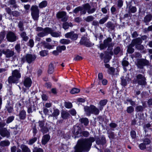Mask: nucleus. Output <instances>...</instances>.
Returning a JSON list of instances; mask_svg holds the SVG:
<instances>
[{
    "label": "nucleus",
    "instance_id": "41",
    "mask_svg": "<svg viewBox=\"0 0 152 152\" xmlns=\"http://www.w3.org/2000/svg\"><path fill=\"white\" fill-rule=\"evenodd\" d=\"M59 114V111L57 109H55L54 110L53 112L52 113L51 116L54 117H56Z\"/></svg>",
    "mask_w": 152,
    "mask_h": 152
},
{
    "label": "nucleus",
    "instance_id": "52",
    "mask_svg": "<svg viewBox=\"0 0 152 152\" xmlns=\"http://www.w3.org/2000/svg\"><path fill=\"white\" fill-rule=\"evenodd\" d=\"M14 119V117L13 116H11L8 117L6 120V123L7 124L11 122Z\"/></svg>",
    "mask_w": 152,
    "mask_h": 152
},
{
    "label": "nucleus",
    "instance_id": "59",
    "mask_svg": "<svg viewBox=\"0 0 152 152\" xmlns=\"http://www.w3.org/2000/svg\"><path fill=\"white\" fill-rule=\"evenodd\" d=\"M80 134L85 137H88L89 135V133L87 131H83L81 132Z\"/></svg>",
    "mask_w": 152,
    "mask_h": 152
},
{
    "label": "nucleus",
    "instance_id": "63",
    "mask_svg": "<svg viewBox=\"0 0 152 152\" xmlns=\"http://www.w3.org/2000/svg\"><path fill=\"white\" fill-rule=\"evenodd\" d=\"M15 49L18 53H19L21 49L20 44H16L15 46Z\"/></svg>",
    "mask_w": 152,
    "mask_h": 152
},
{
    "label": "nucleus",
    "instance_id": "9",
    "mask_svg": "<svg viewBox=\"0 0 152 152\" xmlns=\"http://www.w3.org/2000/svg\"><path fill=\"white\" fill-rule=\"evenodd\" d=\"M149 64V61L146 59H140L137 60L136 65L138 68L142 69L143 67Z\"/></svg>",
    "mask_w": 152,
    "mask_h": 152
},
{
    "label": "nucleus",
    "instance_id": "58",
    "mask_svg": "<svg viewBox=\"0 0 152 152\" xmlns=\"http://www.w3.org/2000/svg\"><path fill=\"white\" fill-rule=\"evenodd\" d=\"M121 51V50L120 48L119 47H117L114 49V53L115 55H117Z\"/></svg>",
    "mask_w": 152,
    "mask_h": 152
},
{
    "label": "nucleus",
    "instance_id": "20",
    "mask_svg": "<svg viewBox=\"0 0 152 152\" xmlns=\"http://www.w3.org/2000/svg\"><path fill=\"white\" fill-rule=\"evenodd\" d=\"M32 81L31 79L28 77L26 78L23 82L24 86L27 88L30 87L31 85Z\"/></svg>",
    "mask_w": 152,
    "mask_h": 152
},
{
    "label": "nucleus",
    "instance_id": "62",
    "mask_svg": "<svg viewBox=\"0 0 152 152\" xmlns=\"http://www.w3.org/2000/svg\"><path fill=\"white\" fill-rule=\"evenodd\" d=\"M107 102V100L106 99H104L100 101L99 104L100 106H103L106 104Z\"/></svg>",
    "mask_w": 152,
    "mask_h": 152
},
{
    "label": "nucleus",
    "instance_id": "56",
    "mask_svg": "<svg viewBox=\"0 0 152 152\" xmlns=\"http://www.w3.org/2000/svg\"><path fill=\"white\" fill-rule=\"evenodd\" d=\"M38 124L39 126L40 129L45 126V122L43 121H39L38 122Z\"/></svg>",
    "mask_w": 152,
    "mask_h": 152
},
{
    "label": "nucleus",
    "instance_id": "26",
    "mask_svg": "<svg viewBox=\"0 0 152 152\" xmlns=\"http://www.w3.org/2000/svg\"><path fill=\"white\" fill-rule=\"evenodd\" d=\"M10 142L8 140H6L2 141L0 142V146L3 147L8 146L10 145Z\"/></svg>",
    "mask_w": 152,
    "mask_h": 152
},
{
    "label": "nucleus",
    "instance_id": "64",
    "mask_svg": "<svg viewBox=\"0 0 152 152\" xmlns=\"http://www.w3.org/2000/svg\"><path fill=\"white\" fill-rule=\"evenodd\" d=\"M144 32L145 33H146L147 32L152 31V25L149 26L147 28H145L144 29Z\"/></svg>",
    "mask_w": 152,
    "mask_h": 152
},
{
    "label": "nucleus",
    "instance_id": "45",
    "mask_svg": "<svg viewBox=\"0 0 152 152\" xmlns=\"http://www.w3.org/2000/svg\"><path fill=\"white\" fill-rule=\"evenodd\" d=\"M60 42L63 44H68L70 42V41L68 39H62L60 40Z\"/></svg>",
    "mask_w": 152,
    "mask_h": 152
},
{
    "label": "nucleus",
    "instance_id": "39",
    "mask_svg": "<svg viewBox=\"0 0 152 152\" xmlns=\"http://www.w3.org/2000/svg\"><path fill=\"white\" fill-rule=\"evenodd\" d=\"M94 19V18L93 16L90 15L87 17L84 20L86 22H89L93 21Z\"/></svg>",
    "mask_w": 152,
    "mask_h": 152
},
{
    "label": "nucleus",
    "instance_id": "29",
    "mask_svg": "<svg viewBox=\"0 0 152 152\" xmlns=\"http://www.w3.org/2000/svg\"><path fill=\"white\" fill-rule=\"evenodd\" d=\"M105 25L106 27L110 30H113L115 28V25L110 21H108Z\"/></svg>",
    "mask_w": 152,
    "mask_h": 152
},
{
    "label": "nucleus",
    "instance_id": "43",
    "mask_svg": "<svg viewBox=\"0 0 152 152\" xmlns=\"http://www.w3.org/2000/svg\"><path fill=\"white\" fill-rule=\"evenodd\" d=\"M9 3L10 4L13 5V8H16L18 6L16 4V1L15 0H9Z\"/></svg>",
    "mask_w": 152,
    "mask_h": 152
},
{
    "label": "nucleus",
    "instance_id": "12",
    "mask_svg": "<svg viewBox=\"0 0 152 152\" xmlns=\"http://www.w3.org/2000/svg\"><path fill=\"white\" fill-rule=\"evenodd\" d=\"M65 37L67 38H70L72 40H76L78 37V34L75 33L73 31L67 33L65 34Z\"/></svg>",
    "mask_w": 152,
    "mask_h": 152
},
{
    "label": "nucleus",
    "instance_id": "18",
    "mask_svg": "<svg viewBox=\"0 0 152 152\" xmlns=\"http://www.w3.org/2000/svg\"><path fill=\"white\" fill-rule=\"evenodd\" d=\"M128 9V12L130 13H134L137 11V8L131 5H127L126 9Z\"/></svg>",
    "mask_w": 152,
    "mask_h": 152
},
{
    "label": "nucleus",
    "instance_id": "10",
    "mask_svg": "<svg viewBox=\"0 0 152 152\" xmlns=\"http://www.w3.org/2000/svg\"><path fill=\"white\" fill-rule=\"evenodd\" d=\"M6 38L7 40L10 42H13L16 41L17 37L15 34L11 31H9L7 34Z\"/></svg>",
    "mask_w": 152,
    "mask_h": 152
},
{
    "label": "nucleus",
    "instance_id": "51",
    "mask_svg": "<svg viewBox=\"0 0 152 152\" xmlns=\"http://www.w3.org/2000/svg\"><path fill=\"white\" fill-rule=\"evenodd\" d=\"M83 9V7L81 6L78 7L76 8L73 11V12L75 14L78 13L79 12L82 10Z\"/></svg>",
    "mask_w": 152,
    "mask_h": 152
},
{
    "label": "nucleus",
    "instance_id": "42",
    "mask_svg": "<svg viewBox=\"0 0 152 152\" xmlns=\"http://www.w3.org/2000/svg\"><path fill=\"white\" fill-rule=\"evenodd\" d=\"M47 5V2L46 1H44L41 2L39 4V7L40 8H42L46 7Z\"/></svg>",
    "mask_w": 152,
    "mask_h": 152
},
{
    "label": "nucleus",
    "instance_id": "47",
    "mask_svg": "<svg viewBox=\"0 0 152 152\" xmlns=\"http://www.w3.org/2000/svg\"><path fill=\"white\" fill-rule=\"evenodd\" d=\"M107 133L108 134V137L110 138L114 139L115 138V135L113 132L108 131Z\"/></svg>",
    "mask_w": 152,
    "mask_h": 152
},
{
    "label": "nucleus",
    "instance_id": "13",
    "mask_svg": "<svg viewBox=\"0 0 152 152\" xmlns=\"http://www.w3.org/2000/svg\"><path fill=\"white\" fill-rule=\"evenodd\" d=\"M80 43L81 45H83L87 47H91L92 45L91 42L86 37H83L80 41Z\"/></svg>",
    "mask_w": 152,
    "mask_h": 152
},
{
    "label": "nucleus",
    "instance_id": "57",
    "mask_svg": "<svg viewBox=\"0 0 152 152\" xmlns=\"http://www.w3.org/2000/svg\"><path fill=\"white\" fill-rule=\"evenodd\" d=\"M122 65L124 66H127L129 64V62L126 60H125V58H124L122 62Z\"/></svg>",
    "mask_w": 152,
    "mask_h": 152
},
{
    "label": "nucleus",
    "instance_id": "15",
    "mask_svg": "<svg viewBox=\"0 0 152 152\" xmlns=\"http://www.w3.org/2000/svg\"><path fill=\"white\" fill-rule=\"evenodd\" d=\"M82 7L83 9V8L89 14L94 13L96 10V9L94 8L91 9V6L88 3H86L83 5Z\"/></svg>",
    "mask_w": 152,
    "mask_h": 152
},
{
    "label": "nucleus",
    "instance_id": "30",
    "mask_svg": "<svg viewBox=\"0 0 152 152\" xmlns=\"http://www.w3.org/2000/svg\"><path fill=\"white\" fill-rule=\"evenodd\" d=\"M26 112L24 110H22L20 112L19 116L20 119L24 120L26 118Z\"/></svg>",
    "mask_w": 152,
    "mask_h": 152
},
{
    "label": "nucleus",
    "instance_id": "23",
    "mask_svg": "<svg viewBox=\"0 0 152 152\" xmlns=\"http://www.w3.org/2000/svg\"><path fill=\"white\" fill-rule=\"evenodd\" d=\"M50 138V137L48 134L44 135L42 139V142L43 145H45L49 141Z\"/></svg>",
    "mask_w": 152,
    "mask_h": 152
},
{
    "label": "nucleus",
    "instance_id": "19",
    "mask_svg": "<svg viewBox=\"0 0 152 152\" xmlns=\"http://www.w3.org/2000/svg\"><path fill=\"white\" fill-rule=\"evenodd\" d=\"M146 107V104L143 103L142 106L138 105L135 108V111L136 112H142Z\"/></svg>",
    "mask_w": 152,
    "mask_h": 152
},
{
    "label": "nucleus",
    "instance_id": "53",
    "mask_svg": "<svg viewBox=\"0 0 152 152\" xmlns=\"http://www.w3.org/2000/svg\"><path fill=\"white\" fill-rule=\"evenodd\" d=\"M11 15L14 17H18L20 15V12L16 11H12Z\"/></svg>",
    "mask_w": 152,
    "mask_h": 152
},
{
    "label": "nucleus",
    "instance_id": "25",
    "mask_svg": "<svg viewBox=\"0 0 152 152\" xmlns=\"http://www.w3.org/2000/svg\"><path fill=\"white\" fill-rule=\"evenodd\" d=\"M22 152H31V150L28 147L24 144H22L20 146Z\"/></svg>",
    "mask_w": 152,
    "mask_h": 152
},
{
    "label": "nucleus",
    "instance_id": "55",
    "mask_svg": "<svg viewBox=\"0 0 152 152\" xmlns=\"http://www.w3.org/2000/svg\"><path fill=\"white\" fill-rule=\"evenodd\" d=\"M40 55L42 56H45L48 54V51L46 50H43L39 53Z\"/></svg>",
    "mask_w": 152,
    "mask_h": 152
},
{
    "label": "nucleus",
    "instance_id": "2",
    "mask_svg": "<svg viewBox=\"0 0 152 152\" xmlns=\"http://www.w3.org/2000/svg\"><path fill=\"white\" fill-rule=\"evenodd\" d=\"M12 75L8 78L9 83H18L19 79L21 77V74L19 71L17 69L15 70L12 71Z\"/></svg>",
    "mask_w": 152,
    "mask_h": 152
},
{
    "label": "nucleus",
    "instance_id": "37",
    "mask_svg": "<svg viewBox=\"0 0 152 152\" xmlns=\"http://www.w3.org/2000/svg\"><path fill=\"white\" fill-rule=\"evenodd\" d=\"M109 16L106 15L105 17L101 19L99 22L100 24H103L108 19Z\"/></svg>",
    "mask_w": 152,
    "mask_h": 152
},
{
    "label": "nucleus",
    "instance_id": "50",
    "mask_svg": "<svg viewBox=\"0 0 152 152\" xmlns=\"http://www.w3.org/2000/svg\"><path fill=\"white\" fill-rule=\"evenodd\" d=\"M42 44H45L44 46L45 48L49 49H52L53 48V46L52 45L49 43L45 44V42H42Z\"/></svg>",
    "mask_w": 152,
    "mask_h": 152
},
{
    "label": "nucleus",
    "instance_id": "46",
    "mask_svg": "<svg viewBox=\"0 0 152 152\" xmlns=\"http://www.w3.org/2000/svg\"><path fill=\"white\" fill-rule=\"evenodd\" d=\"M37 140V138L36 137H34L33 138H32L31 139H30L28 142V144L29 145H32L33 143H34Z\"/></svg>",
    "mask_w": 152,
    "mask_h": 152
},
{
    "label": "nucleus",
    "instance_id": "5",
    "mask_svg": "<svg viewBox=\"0 0 152 152\" xmlns=\"http://www.w3.org/2000/svg\"><path fill=\"white\" fill-rule=\"evenodd\" d=\"M31 14L33 19L34 20H37L39 17V10L36 5H33L31 8Z\"/></svg>",
    "mask_w": 152,
    "mask_h": 152
},
{
    "label": "nucleus",
    "instance_id": "31",
    "mask_svg": "<svg viewBox=\"0 0 152 152\" xmlns=\"http://www.w3.org/2000/svg\"><path fill=\"white\" fill-rule=\"evenodd\" d=\"M61 117L64 119H66L70 115L69 113L66 111H63L61 113Z\"/></svg>",
    "mask_w": 152,
    "mask_h": 152
},
{
    "label": "nucleus",
    "instance_id": "17",
    "mask_svg": "<svg viewBox=\"0 0 152 152\" xmlns=\"http://www.w3.org/2000/svg\"><path fill=\"white\" fill-rule=\"evenodd\" d=\"M6 109L9 113H12L13 110V106L10 103L9 101H7V103L5 106Z\"/></svg>",
    "mask_w": 152,
    "mask_h": 152
},
{
    "label": "nucleus",
    "instance_id": "49",
    "mask_svg": "<svg viewBox=\"0 0 152 152\" xmlns=\"http://www.w3.org/2000/svg\"><path fill=\"white\" fill-rule=\"evenodd\" d=\"M43 150L41 148L37 147H34L33 149V152H43Z\"/></svg>",
    "mask_w": 152,
    "mask_h": 152
},
{
    "label": "nucleus",
    "instance_id": "35",
    "mask_svg": "<svg viewBox=\"0 0 152 152\" xmlns=\"http://www.w3.org/2000/svg\"><path fill=\"white\" fill-rule=\"evenodd\" d=\"M134 46H133V45L131 44H130L128 47L127 51L128 52L130 53H132L134 51V49L132 48V47Z\"/></svg>",
    "mask_w": 152,
    "mask_h": 152
},
{
    "label": "nucleus",
    "instance_id": "4",
    "mask_svg": "<svg viewBox=\"0 0 152 152\" xmlns=\"http://www.w3.org/2000/svg\"><path fill=\"white\" fill-rule=\"evenodd\" d=\"M36 31H39L37 34L39 37H43L49 34V32L51 31L50 28L46 27L44 28L41 27H38L36 28Z\"/></svg>",
    "mask_w": 152,
    "mask_h": 152
},
{
    "label": "nucleus",
    "instance_id": "21",
    "mask_svg": "<svg viewBox=\"0 0 152 152\" xmlns=\"http://www.w3.org/2000/svg\"><path fill=\"white\" fill-rule=\"evenodd\" d=\"M142 41L140 37H138L133 39L131 44L133 45V46L136 45L137 44H141Z\"/></svg>",
    "mask_w": 152,
    "mask_h": 152
},
{
    "label": "nucleus",
    "instance_id": "38",
    "mask_svg": "<svg viewBox=\"0 0 152 152\" xmlns=\"http://www.w3.org/2000/svg\"><path fill=\"white\" fill-rule=\"evenodd\" d=\"M39 131L41 132L43 134H45L49 131V129L45 125L43 127L40 129Z\"/></svg>",
    "mask_w": 152,
    "mask_h": 152
},
{
    "label": "nucleus",
    "instance_id": "1",
    "mask_svg": "<svg viewBox=\"0 0 152 152\" xmlns=\"http://www.w3.org/2000/svg\"><path fill=\"white\" fill-rule=\"evenodd\" d=\"M94 141L95 139L92 137L78 140L74 147V152H88L91 148L92 143Z\"/></svg>",
    "mask_w": 152,
    "mask_h": 152
},
{
    "label": "nucleus",
    "instance_id": "24",
    "mask_svg": "<svg viewBox=\"0 0 152 152\" xmlns=\"http://www.w3.org/2000/svg\"><path fill=\"white\" fill-rule=\"evenodd\" d=\"M73 134L75 135H77L81 133V128L77 126H75L73 127Z\"/></svg>",
    "mask_w": 152,
    "mask_h": 152
},
{
    "label": "nucleus",
    "instance_id": "8",
    "mask_svg": "<svg viewBox=\"0 0 152 152\" xmlns=\"http://www.w3.org/2000/svg\"><path fill=\"white\" fill-rule=\"evenodd\" d=\"M136 81L138 84L142 86H145L146 84V79L144 75L139 74L136 76Z\"/></svg>",
    "mask_w": 152,
    "mask_h": 152
},
{
    "label": "nucleus",
    "instance_id": "44",
    "mask_svg": "<svg viewBox=\"0 0 152 152\" xmlns=\"http://www.w3.org/2000/svg\"><path fill=\"white\" fill-rule=\"evenodd\" d=\"M54 72V67L53 64H50L49 66L48 72L49 74H52Z\"/></svg>",
    "mask_w": 152,
    "mask_h": 152
},
{
    "label": "nucleus",
    "instance_id": "28",
    "mask_svg": "<svg viewBox=\"0 0 152 152\" xmlns=\"http://www.w3.org/2000/svg\"><path fill=\"white\" fill-rule=\"evenodd\" d=\"M51 31L49 32V34H50L51 35L54 37H60L61 35V33L60 32H53L51 28H50Z\"/></svg>",
    "mask_w": 152,
    "mask_h": 152
},
{
    "label": "nucleus",
    "instance_id": "7",
    "mask_svg": "<svg viewBox=\"0 0 152 152\" xmlns=\"http://www.w3.org/2000/svg\"><path fill=\"white\" fill-rule=\"evenodd\" d=\"M112 39L111 38L108 37L104 39L103 43L101 44L100 45V48L101 50H103L106 48L107 47L109 48L113 46L112 43H111Z\"/></svg>",
    "mask_w": 152,
    "mask_h": 152
},
{
    "label": "nucleus",
    "instance_id": "16",
    "mask_svg": "<svg viewBox=\"0 0 152 152\" xmlns=\"http://www.w3.org/2000/svg\"><path fill=\"white\" fill-rule=\"evenodd\" d=\"M3 53L5 55L7 58H9L12 57L14 55V51L7 49L3 50Z\"/></svg>",
    "mask_w": 152,
    "mask_h": 152
},
{
    "label": "nucleus",
    "instance_id": "6",
    "mask_svg": "<svg viewBox=\"0 0 152 152\" xmlns=\"http://www.w3.org/2000/svg\"><path fill=\"white\" fill-rule=\"evenodd\" d=\"M36 58V56L31 54H28L23 56L21 59V61L23 63L26 61L28 64H30L34 61Z\"/></svg>",
    "mask_w": 152,
    "mask_h": 152
},
{
    "label": "nucleus",
    "instance_id": "33",
    "mask_svg": "<svg viewBox=\"0 0 152 152\" xmlns=\"http://www.w3.org/2000/svg\"><path fill=\"white\" fill-rule=\"evenodd\" d=\"M121 79V84L122 86H125L127 85V80L128 81L129 80V78L126 77V79H124L123 76H122Z\"/></svg>",
    "mask_w": 152,
    "mask_h": 152
},
{
    "label": "nucleus",
    "instance_id": "54",
    "mask_svg": "<svg viewBox=\"0 0 152 152\" xmlns=\"http://www.w3.org/2000/svg\"><path fill=\"white\" fill-rule=\"evenodd\" d=\"M134 111V108L132 106H130L127 107L126 111L128 113H131L133 112Z\"/></svg>",
    "mask_w": 152,
    "mask_h": 152
},
{
    "label": "nucleus",
    "instance_id": "40",
    "mask_svg": "<svg viewBox=\"0 0 152 152\" xmlns=\"http://www.w3.org/2000/svg\"><path fill=\"white\" fill-rule=\"evenodd\" d=\"M66 49V47L64 45L58 46L56 48V50L59 53H61L62 50H64Z\"/></svg>",
    "mask_w": 152,
    "mask_h": 152
},
{
    "label": "nucleus",
    "instance_id": "60",
    "mask_svg": "<svg viewBox=\"0 0 152 152\" xmlns=\"http://www.w3.org/2000/svg\"><path fill=\"white\" fill-rule=\"evenodd\" d=\"M140 44H137L135 45L136 48L138 50H142L144 49V47L143 45Z\"/></svg>",
    "mask_w": 152,
    "mask_h": 152
},
{
    "label": "nucleus",
    "instance_id": "36",
    "mask_svg": "<svg viewBox=\"0 0 152 152\" xmlns=\"http://www.w3.org/2000/svg\"><path fill=\"white\" fill-rule=\"evenodd\" d=\"M18 26L19 28V30L21 31H23L24 30L23 23V21H20L18 23Z\"/></svg>",
    "mask_w": 152,
    "mask_h": 152
},
{
    "label": "nucleus",
    "instance_id": "48",
    "mask_svg": "<svg viewBox=\"0 0 152 152\" xmlns=\"http://www.w3.org/2000/svg\"><path fill=\"white\" fill-rule=\"evenodd\" d=\"M80 92V90L76 88H72L70 91V93L72 94H74L78 93Z\"/></svg>",
    "mask_w": 152,
    "mask_h": 152
},
{
    "label": "nucleus",
    "instance_id": "34",
    "mask_svg": "<svg viewBox=\"0 0 152 152\" xmlns=\"http://www.w3.org/2000/svg\"><path fill=\"white\" fill-rule=\"evenodd\" d=\"M79 121L81 123L84 124L85 126H87L88 124V119L86 118H83L80 119Z\"/></svg>",
    "mask_w": 152,
    "mask_h": 152
},
{
    "label": "nucleus",
    "instance_id": "22",
    "mask_svg": "<svg viewBox=\"0 0 152 152\" xmlns=\"http://www.w3.org/2000/svg\"><path fill=\"white\" fill-rule=\"evenodd\" d=\"M152 19V15L151 14L146 15L144 18L143 21L146 25H148V23L150 22Z\"/></svg>",
    "mask_w": 152,
    "mask_h": 152
},
{
    "label": "nucleus",
    "instance_id": "32",
    "mask_svg": "<svg viewBox=\"0 0 152 152\" xmlns=\"http://www.w3.org/2000/svg\"><path fill=\"white\" fill-rule=\"evenodd\" d=\"M20 36L22 38L23 40L27 41L28 39V37L26 36V34L25 32L23 31L20 34Z\"/></svg>",
    "mask_w": 152,
    "mask_h": 152
},
{
    "label": "nucleus",
    "instance_id": "27",
    "mask_svg": "<svg viewBox=\"0 0 152 152\" xmlns=\"http://www.w3.org/2000/svg\"><path fill=\"white\" fill-rule=\"evenodd\" d=\"M73 26L72 24L71 23L65 22L63 23V28L65 29L66 30L69 28V27H72Z\"/></svg>",
    "mask_w": 152,
    "mask_h": 152
},
{
    "label": "nucleus",
    "instance_id": "11",
    "mask_svg": "<svg viewBox=\"0 0 152 152\" xmlns=\"http://www.w3.org/2000/svg\"><path fill=\"white\" fill-rule=\"evenodd\" d=\"M56 16L58 18L61 19V20L63 22L66 21L68 20V16L64 11L59 12L57 13Z\"/></svg>",
    "mask_w": 152,
    "mask_h": 152
},
{
    "label": "nucleus",
    "instance_id": "3",
    "mask_svg": "<svg viewBox=\"0 0 152 152\" xmlns=\"http://www.w3.org/2000/svg\"><path fill=\"white\" fill-rule=\"evenodd\" d=\"M84 109L86 114L89 116L91 113L97 115L99 113V109L93 105H91L90 106H86Z\"/></svg>",
    "mask_w": 152,
    "mask_h": 152
},
{
    "label": "nucleus",
    "instance_id": "14",
    "mask_svg": "<svg viewBox=\"0 0 152 152\" xmlns=\"http://www.w3.org/2000/svg\"><path fill=\"white\" fill-rule=\"evenodd\" d=\"M0 135L3 137L9 138L10 136V133L9 130L6 128H2L0 129Z\"/></svg>",
    "mask_w": 152,
    "mask_h": 152
},
{
    "label": "nucleus",
    "instance_id": "61",
    "mask_svg": "<svg viewBox=\"0 0 152 152\" xmlns=\"http://www.w3.org/2000/svg\"><path fill=\"white\" fill-rule=\"evenodd\" d=\"M143 143L145 145L149 144L151 142L149 138H145L143 139Z\"/></svg>",
    "mask_w": 152,
    "mask_h": 152
}]
</instances>
